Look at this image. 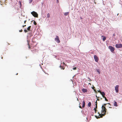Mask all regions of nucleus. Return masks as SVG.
Returning a JSON list of instances; mask_svg holds the SVG:
<instances>
[{"instance_id": "7c9ffc66", "label": "nucleus", "mask_w": 122, "mask_h": 122, "mask_svg": "<svg viewBox=\"0 0 122 122\" xmlns=\"http://www.w3.org/2000/svg\"><path fill=\"white\" fill-rule=\"evenodd\" d=\"M26 20H25L24 21V23H25L26 22Z\"/></svg>"}, {"instance_id": "5701e85b", "label": "nucleus", "mask_w": 122, "mask_h": 122, "mask_svg": "<svg viewBox=\"0 0 122 122\" xmlns=\"http://www.w3.org/2000/svg\"><path fill=\"white\" fill-rule=\"evenodd\" d=\"M97 106H96L95 108H94V109L95 110V112H96V111H97V110H96V109H97Z\"/></svg>"}, {"instance_id": "412c9836", "label": "nucleus", "mask_w": 122, "mask_h": 122, "mask_svg": "<svg viewBox=\"0 0 122 122\" xmlns=\"http://www.w3.org/2000/svg\"><path fill=\"white\" fill-rule=\"evenodd\" d=\"M97 71L98 73L99 74H100V70L99 69H97Z\"/></svg>"}, {"instance_id": "7ed1b4c3", "label": "nucleus", "mask_w": 122, "mask_h": 122, "mask_svg": "<svg viewBox=\"0 0 122 122\" xmlns=\"http://www.w3.org/2000/svg\"><path fill=\"white\" fill-rule=\"evenodd\" d=\"M115 47L117 48H121L122 47V44H117L115 45Z\"/></svg>"}, {"instance_id": "49530a36", "label": "nucleus", "mask_w": 122, "mask_h": 122, "mask_svg": "<svg viewBox=\"0 0 122 122\" xmlns=\"http://www.w3.org/2000/svg\"><path fill=\"white\" fill-rule=\"evenodd\" d=\"M3 58V57H2L1 58H2H2Z\"/></svg>"}, {"instance_id": "ea45409f", "label": "nucleus", "mask_w": 122, "mask_h": 122, "mask_svg": "<svg viewBox=\"0 0 122 122\" xmlns=\"http://www.w3.org/2000/svg\"><path fill=\"white\" fill-rule=\"evenodd\" d=\"M22 26V27H24V25H23Z\"/></svg>"}, {"instance_id": "f8f14e48", "label": "nucleus", "mask_w": 122, "mask_h": 122, "mask_svg": "<svg viewBox=\"0 0 122 122\" xmlns=\"http://www.w3.org/2000/svg\"><path fill=\"white\" fill-rule=\"evenodd\" d=\"M114 105L115 107H117V103L115 102L114 103Z\"/></svg>"}, {"instance_id": "4468645a", "label": "nucleus", "mask_w": 122, "mask_h": 122, "mask_svg": "<svg viewBox=\"0 0 122 122\" xmlns=\"http://www.w3.org/2000/svg\"><path fill=\"white\" fill-rule=\"evenodd\" d=\"M36 39L35 38H33L32 39V41L33 43H35L36 42L35 41Z\"/></svg>"}, {"instance_id": "393cba45", "label": "nucleus", "mask_w": 122, "mask_h": 122, "mask_svg": "<svg viewBox=\"0 0 122 122\" xmlns=\"http://www.w3.org/2000/svg\"><path fill=\"white\" fill-rule=\"evenodd\" d=\"M34 24L35 25H36L37 24L36 23L35 21H34Z\"/></svg>"}, {"instance_id": "f03ea898", "label": "nucleus", "mask_w": 122, "mask_h": 122, "mask_svg": "<svg viewBox=\"0 0 122 122\" xmlns=\"http://www.w3.org/2000/svg\"><path fill=\"white\" fill-rule=\"evenodd\" d=\"M31 14L34 17H38V14L35 11H33L31 12Z\"/></svg>"}, {"instance_id": "c9c22d12", "label": "nucleus", "mask_w": 122, "mask_h": 122, "mask_svg": "<svg viewBox=\"0 0 122 122\" xmlns=\"http://www.w3.org/2000/svg\"><path fill=\"white\" fill-rule=\"evenodd\" d=\"M63 64L64 65H65V63L64 62H63Z\"/></svg>"}, {"instance_id": "dca6fc26", "label": "nucleus", "mask_w": 122, "mask_h": 122, "mask_svg": "<svg viewBox=\"0 0 122 122\" xmlns=\"http://www.w3.org/2000/svg\"><path fill=\"white\" fill-rule=\"evenodd\" d=\"M60 67L61 68V69L64 70L65 69V67L63 66H60Z\"/></svg>"}, {"instance_id": "e433bc0d", "label": "nucleus", "mask_w": 122, "mask_h": 122, "mask_svg": "<svg viewBox=\"0 0 122 122\" xmlns=\"http://www.w3.org/2000/svg\"><path fill=\"white\" fill-rule=\"evenodd\" d=\"M95 105L96 106H97V104H95Z\"/></svg>"}, {"instance_id": "2eb2a0df", "label": "nucleus", "mask_w": 122, "mask_h": 122, "mask_svg": "<svg viewBox=\"0 0 122 122\" xmlns=\"http://www.w3.org/2000/svg\"><path fill=\"white\" fill-rule=\"evenodd\" d=\"M31 27V26H29L27 28V30H28L29 31H30V29Z\"/></svg>"}, {"instance_id": "b1692460", "label": "nucleus", "mask_w": 122, "mask_h": 122, "mask_svg": "<svg viewBox=\"0 0 122 122\" xmlns=\"http://www.w3.org/2000/svg\"><path fill=\"white\" fill-rule=\"evenodd\" d=\"M103 97L104 98H105V100L106 101H108L107 99L105 97Z\"/></svg>"}, {"instance_id": "ddd939ff", "label": "nucleus", "mask_w": 122, "mask_h": 122, "mask_svg": "<svg viewBox=\"0 0 122 122\" xmlns=\"http://www.w3.org/2000/svg\"><path fill=\"white\" fill-rule=\"evenodd\" d=\"M102 109H104L106 110V108L104 106H102Z\"/></svg>"}, {"instance_id": "de8ad7c7", "label": "nucleus", "mask_w": 122, "mask_h": 122, "mask_svg": "<svg viewBox=\"0 0 122 122\" xmlns=\"http://www.w3.org/2000/svg\"><path fill=\"white\" fill-rule=\"evenodd\" d=\"M80 103L79 104L80 105Z\"/></svg>"}, {"instance_id": "6ab92c4d", "label": "nucleus", "mask_w": 122, "mask_h": 122, "mask_svg": "<svg viewBox=\"0 0 122 122\" xmlns=\"http://www.w3.org/2000/svg\"><path fill=\"white\" fill-rule=\"evenodd\" d=\"M92 89H93L94 91H95V92H96V90L95 89V87L93 86V87H92Z\"/></svg>"}, {"instance_id": "423d86ee", "label": "nucleus", "mask_w": 122, "mask_h": 122, "mask_svg": "<svg viewBox=\"0 0 122 122\" xmlns=\"http://www.w3.org/2000/svg\"><path fill=\"white\" fill-rule=\"evenodd\" d=\"M119 87L118 85H117L115 87V89L116 92L118 93L119 92Z\"/></svg>"}, {"instance_id": "2f4dec72", "label": "nucleus", "mask_w": 122, "mask_h": 122, "mask_svg": "<svg viewBox=\"0 0 122 122\" xmlns=\"http://www.w3.org/2000/svg\"><path fill=\"white\" fill-rule=\"evenodd\" d=\"M98 92H99L100 93V92H101L100 90H99L98 91Z\"/></svg>"}, {"instance_id": "6e6552de", "label": "nucleus", "mask_w": 122, "mask_h": 122, "mask_svg": "<svg viewBox=\"0 0 122 122\" xmlns=\"http://www.w3.org/2000/svg\"><path fill=\"white\" fill-rule=\"evenodd\" d=\"M100 93L102 95L103 97H105L104 96L105 95V93L104 92H100Z\"/></svg>"}, {"instance_id": "58836bf2", "label": "nucleus", "mask_w": 122, "mask_h": 122, "mask_svg": "<svg viewBox=\"0 0 122 122\" xmlns=\"http://www.w3.org/2000/svg\"><path fill=\"white\" fill-rule=\"evenodd\" d=\"M89 84L90 85H91V84L90 83H89Z\"/></svg>"}, {"instance_id": "c85d7f7f", "label": "nucleus", "mask_w": 122, "mask_h": 122, "mask_svg": "<svg viewBox=\"0 0 122 122\" xmlns=\"http://www.w3.org/2000/svg\"><path fill=\"white\" fill-rule=\"evenodd\" d=\"M79 107L80 108H82V107L80 105L79 106Z\"/></svg>"}, {"instance_id": "72a5a7b5", "label": "nucleus", "mask_w": 122, "mask_h": 122, "mask_svg": "<svg viewBox=\"0 0 122 122\" xmlns=\"http://www.w3.org/2000/svg\"><path fill=\"white\" fill-rule=\"evenodd\" d=\"M95 103L96 104H97V101H96V102H95Z\"/></svg>"}, {"instance_id": "bb28decb", "label": "nucleus", "mask_w": 122, "mask_h": 122, "mask_svg": "<svg viewBox=\"0 0 122 122\" xmlns=\"http://www.w3.org/2000/svg\"><path fill=\"white\" fill-rule=\"evenodd\" d=\"M73 70H76V67H75L73 68Z\"/></svg>"}, {"instance_id": "a19ab883", "label": "nucleus", "mask_w": 122, "mask_h": 122, "mask_svg": "<svg viewBox=\"0 0 122 122\" xmlns=\"http://www.w3.org/2000/svg\"><path fill=\"white\" fill-rule=\"evenodd\" d=\"M18 74L17 73L16 74V75H18Z\"/></svg>"}, {"instance_id": "37998d69", "label": "nucleus", "mask_w": 122, "mask_h": 122, "mask_svg": "<svg viewBox=\"0 0 122 122\" xmlns=\"http://www.w3.org/2000/svg\"><path fill=\"white\" fill-rule=\"evenodd\" d=\"M96 97H97V95H96Z\"/></svg>"}, {"instance_id": "20e7f679", "label": "nucleus", "mask_w": 122, "mask_h": 122, "mask_svg": "<svg viewBox=\"0 0 122 122\" xmlns=\"http://www.w3.org/2000/svg\"><path fill=\"white\" fill-rule=\"evenodd\" d=\"M109 49L111 52H113L115 50V48L112 46H110L109 47Z\"/></svg>"}, {"instance_id": "0eeeda50", "label": "nucleus", "mask_w": 122, "mask_h": 122, "mask_svg": "<svg viewBox=\"0 0 122 122\" xmlns=\"http://www.w3.org/2000/svg\"><path fill=\"white\" fill-rule=\"evenodd\" d=\"M55 41L58 43L60 42V41L58 36H56V37L55 38Z\"/></svg>"}, {"instance_id": "39448f33", "label": "nucleus", "mask_w": 122, "mask_h": 122, "mask_svg": "<svg viewBox=\"0 0 122 122\" xmlns=\"http://www.w3.org/2000/svg\"><path fill=\"white\" fill-rule=\"evenodd\" d=\"M94 58L95 61L96 62H98L99 60V59L98 57L96 55H94Z\"/></svg>"}, {"instance_id": "c756f323", "label": "nucleus", "mask_w": 122, "mask_h": 122, "mask_svg": "<svg viewBox=\"0 0 122 122\" xmlns=\"http://www.w3.org/2000/svg\"><path fill=\"white\" fill-rule=\"evenodd\" d=\"M22 29H21L20 30H19V32H22Z\"/></svg>"}, {"instance_id": "9b49d317", "label": "nucleus", "mask_w": 122, "mask_h": 122, "mask_svg": "<svg viewBox=\"0 0 122 122\" xmlns=\"http://www.w3.org/2000/svg\"><path fill=\"white\" fill-rule=\"evenodd\" d=\"M85 102L84 101H83V103H82V107L83 108H84V107H85Z\"/></svg>"}, {"instance_id": "4be33fe9", "label": "nucleus", "mask_w": 122, "mask_h": 122, "mask_svg": "<svg viewBox=\"0 0 122 122\" xmlns=\"http://www.w3.org/2000/svg\"><path fill=\"white\" fill-rule=\"evenodd\" d=\"M27 42H28V48L29 49H30V45H29V42L27 41Z\"/></svg>"}, {"instance_id": "4c0bfd02", "label": "nucleus", "mask_w": 122, "mask_h": 122, "mask_svg": "<svg viewBox=\"0 0 122 122\" xmlns=\"http://www.w3.org/2000/svg\"><path fill=\"white\" fill-rule=\"evenodd\" d=\"M24 27H25V26H26V25H24Z\"/></svg>"}, {"instance_id": "aec40b11", "label": "nucleus", "mask_w": 122, "mask_h": 122, "mask_svg": "<svg viewBox=\"0 0 122 122\" xmlns=\"http://www.w3.org/2000/svg\"><path fill=\"white\" fill-rule=\"evenodd\" d=\"M47 17L48 18H49L50 17V14L49 13H48L47 15Z\"/></svg>"}, {"instance_id": "f257e3e1", "label": "nucleus", "mask_w": 122, "mask_h": 122, "mask_svg": "<svg viewBox=\"0 0 122 122\" xmlns=\"http://www.w3.org/2000/svg\"><path fill=\"white\" fill-rule=\"evenodd\" d=\"M106 110L102 109L101 111V114H100L99 112H98L99 116H100V117H97V116L96 115L95 116V117L97 119L102 117L103 116H104L105 115Z\"/></svg>"}, {"instance_id": "9d476101", "label": "nucleus", "mask_w": 122, "mask_h": 122, "mask_svg": "<svg viewBox=\"0 0 122 122\" xmlns=\"http://www.w3.org/2000/svg\"><path fill=\"white\" fill-rule=\"evenodd\" d=\"M102 36V37H103V39H102L103 41H105L106 39V37L103 36Z\"/></svg>"}, {"instance_id": "f704fd0d", "label": "nucleus", "mask_w": 122, "mask_h": 122, "mask_svg": "<svg viewBox=\"0 0 122 122\" xmlns=\"http://www.w3.org/2000/svg\"><path fill=\"white\" fill-rule=\"evenodd\" d=\"M97 100H98V101H99V100L97 98Z\"/></svg>"}, {"instance_id": "473e14b6", "label": "nucleus", "mask_w": 122, "mask_h": 122, "mask_svg": "<svg viewBox=\"0 0 122 122\" xmlns=\"http://www.w3.org/2000/svg\"><path fill=\"white\" fill-rule=\"evenodd\" d=\"M113 36H115V34H113Z\"/></svg>"}, {"instance_id": "a878e982", "label": "nucleus", "mask_w": 122, "mask_h": 122, "mask_svg": "<svg viewBox=\"0 0 122 122\" xmlns=\"http://www.w3.org/2000/svg\"><path fill=\"white\" fill-rule=\"evenodd\" d=\"M24 31L26 33L28 31L26 30L25 29L24 30Z\"/></svg>"}, {"instance_id": "c03bdc74", "label": "nucleus", "mask_w": 122, "mask_h": 122, "mask_svg": "<svg viewBox=\"0 0 122 122\" xmlns=\"http://www.w3.org/2000/svg\"><path fill=\"white\" fill-rule=\"evenodd\" d=\"M95 4H96V2H95Z\"/></svg>"}, {"instance_id": "a211bd4d", "label": "nucleus", "mask_w": 122, "mask_h": 122, "mask_svg": "<svg viewBox=\"0 0 122 122\" xmlns=\"http://www.w3.org/2000/svg\"><path fill=\"white\" fill-rule=\"evenodd\" d=\"M69 13V12H65L64 13V15L65 16H66V15H68V14Z\"/></svg>"}, {"instance_id": "1a4fd4ad", "label": "nucleus", "mask_w": 122, "mask_h": 122, "mask_svg": "<svg viewBox=\"0 0 122 122\" xmlns=\"http://www.w3.org/2000/svg\"><path fill=\"white\" fill-rule=\"evenodd\" d=\"M82 91L84 93L86 92H87V90L84 88L82 89Z\"/></svg>"}, {"instance_id": "f3484780", "label": "nucleus", "mask_w": 122, "mask_h": 122, "mask_svg": "<svg viewBox=\"0 0 122 122\" xmlns=\"http://www.w3.org/2000/svg\"><path fill=\"white\" fill-rule=\"evenodd\" d=\"M91 105V103L90 102H89L88 104V106L89 107H90Z\"/></svg>"}, {"instance_id": "cd10ccee", "label": "nucleus", "mask_w": 122, "mask_h": 122, "mask_svg": "<svg viewBox=\"0 0 122 122\" xmlns=\"http://www.w3.org/2000/svg\"><path fill=\"white\" fill-rule=\"evenodd\" d=\"M107 104H103V105L102 106H105H105H106V105Z\"/></svg>"}, {"instance_id": "a18cd8bd", "label": "nucleus", "mask_w": 122, "mask_h": 122, "mask_svg": "<svg viewBox=\"0 0 122 122\" xmlns=\"http://www.w3.org/2000/svg\"><path fill=\"white\" fill-rule=\"evenodd\" d=\"M108 104H110V103H108Z\"/></svg>"}, {"instance_id": "79ce46f5", "label": "nucleus", "mask_w": 122, "mask_h": 122, "mask_svg": "<svg viewBox=\"0 0 122 122\" xmlns=\"http://www.w3.org/2000/svg\"><path fill=\"white\" fill-rule=\"evenodd\" d=\"M57 2H58V0H57Z\"/></svg>"}]
</instances>
